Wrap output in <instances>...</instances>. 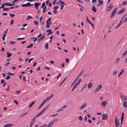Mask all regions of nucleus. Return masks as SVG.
Masks as SVG:
<instances>
[{
	"mask_svg": "<svg viewBox=\"0 0 127 127\" xmlns=\"http://www.w3.org/2000/svg\"><path fill=\"white\" fill-rule=\"evenodd\" d=\"M35 101H34L32 102L31 104L29 106V108H31L32 106L35 103Z\"/></svg>",
	"mask_w": 127,
	"mask_h": 127,
	"instance_id": "nucleus-21",
	"label": "nucleus"
},
{
	"mask_svg": "<svg viewBox=\"0 0 127 127\" xmlns=\"http://www.w3.org/2000/svg\"><path fill=\"white\" fill-rule=\"evenodd\" d=\"M10 77L9 75H8L6 78V79L7 80L9 79L10 78Z\"/></svg>",
	"mask_w": 127,
	"mask_h": 127,
	"instance_id": "nucleus-45",
	"label": "nucleus"
},
{
	"mask_svg": "<svg viewBox=\"0 0 127 127\" xmlns=\"http://www.w3.org/2000/svg\"><path fill=\"white\" fill-rule=\"evenodd\" d=\"M127 53V50L124 52L123 54L122 55V56H125L126 54Z\"/></svg>",
	"mask_w": 127,
	"mask_h": 127,
	"instance_id": "nucleus-24",
	"label": "nucleus"
},
{
	"mask_svg": "<svg viewBox=\"0 0 127 127\" xmlns=\"http://www.w3.org/2000/svg\"><path fill=\"white\" fill-rule=\"evenodd\" d=\"M120 97L123 100H127V96H125L123 95L121 93H120Z\"/></svg>",
	"mask_w": 127,
	"mask_h": 127,
	"instance_id": "nucleus-2",
	"label": "nucleus"
},
{
	"mask_svg": "<svg viewBox=\"0 0 127 127\" xmlns=\"http://www.w3.org/2000/svg\"><path fill=\"white\" fill-rule=\"evenodd\" d=\"M39 38L41 40H43L45 38V36H44V35H42Z\"/></svg>",
	"mask_w": 127,
	"mask_h": 127,
	"instance_id": "nucleus-19",
	"label": "nucleus"
},
{
	"mask_svg": "<svg viewBox=\"0 0 127 127\" xmlns=\"http://www.w3.org/2000/svg\"><path fill=\"white\" fill-rule=\"evenodd\" d=\"M33 45V44H31L30 45L27 46L26 47V48H31L32 46Z\"/></svg>",
	"mask_w": 127,
	"mask_h": 127,
	"instance_id": "nucleus-33",
	"label": "nucleus"
},
{
	"mask_svg": "<svg viewBox=\"0 0 127 127\" xmlns=\"http://www.w3.org/2000/svg\"><path fill=\"white\" fill-rule=\"evenodd\" d=\"M102 119L103 120H106L107 121L108 120L107 119L108 115H107L105 114H103L102 116Z\"/></svg>",
	"mask_w": 127,
	"mask_h": 127,
	"instance_id": "nucleus-5",
	"label": "nucleus"
},
{
	"mask_svg": "<svg viewBox=\"0 0 127 127\" xmlns=\"http://www.w3.org/2000/svg\"><path fill=\"white\" fill-rule=\"evenodd\" d=\"M46 6H45L42 11V12L43 13H44L46 11Z\"/></svg>",
	"mask_w": 127,
	"mask_h": 127,
	"instance_id": "nucleus-31",
	"label": "nucleus"
},
{
	"mask_svg": "<svg viewBox=\"0 0 127 127\" xmlns=\"http://www.w3.org/2000/svg\"><path fill=\"white\" fill-rule=\"evenodd\" d=\"M54 123V122H52V121L50 122L48 124L47 126L46 127H51L52 126L53 124Z\"/></svg>",
	"mask_w": 127,
	"mask_h": 127,
	"instance_id": "nucleus-14",
	"label": "nucleus"
},
{
	"mask_svg": "<svg viewBox=\"0 0 127 127\" xmlns=\"http://www.w3.org/2000/svg\"><path fill=\"white\" fill-rule=\"evenodd\" d=\"M24 39V37L22 38H18L17 39V40H21L23 39Z\"/></svg>",
	"mask_w": 127,
	"mask_h": 127,
	"instance_id": "nucleus-41",
	"label": "nucleus"
},
{
	"mask_svg": "<svg viewBox=\"0 0 127 127\" xmlns=\"http://www.w3.org/2000/svg\"><path fill=\"white\" fill-rule=\"evenodd\" d=\"M113 7L112 4H110L109 6H108L107 7V10L108 11H109Z\"/></svg>",
	"mask_w": 127,
	"mask_h": 127,
	"instance_id": "nucleus-9",
	"label": "nucleus"
},
{
	"mask_svg": "<svg viewBox=\"0 0 127 127\" xmlns=\"http://www.w3.org/2000/svg\"><path fill=\"white\" fill-rule=\"evenodd\" d=\"M45 3L44 2H43V3H42V6H41V7L42 8H43L45 6Z\"/></svg>",
	"mask_w": 127,
	"mask_h": 127,
	"instance_id": "nucleus-34",
	"label": "nucleus"
},
{
	"mask_svg": "<svg viewBox=\"0 0 127 127\" xmlns=\"http://www.w3.org/2000/svg\"><path fill=\"white\" fill-rule=\"evenodd\" d=\"M117 9V8H115L112 11L111 15V16L110 17V18H112L114 16L115 14L116 13V11Z\"/></svg>",
	"mask_w": 127,
	"mask_h": 127,
	"instance_id": "nucleus-7",
	"label": "nucleus"
},
{
	"mask_svg": "<svg viewBox=\"0 0 127 127\" xmlns=\"http://www.w3.org/2000/svg\"><path fill=\"white\" fill-rule=\"evenodd\" d=\"M4 79H2L1 80V84L3 83H4Z\"/></svg>",
	"mask_w": 127,
	"mask_h": 127,
	"instance_id": "nucleus-56",
	"label": "nucleus"
},
{
	"mask_svg": "<svg viewBox=\"0 0 127 127\" xmlns=\"http://www.w3.org/2000/svg\"><path fill=\"white\" fill-rule=\"evenodd\" d=\"M115 127H118L120 124H115Z\"/></svg>",
	"mask_w": 127,
	"mask_h": 127,
	"instance_id": "nucleus-63",
	"label": "nucleus"
},
{
	"mask_svg": "<svg viewBox=\"0 0 127 127\" xmlns=\"http://www.w3.org/2000/svg\"><path fill=\"white\" fill-rule=\"evenodd\" d=\"M10 3L9 4L7 2H5V5L10 6Z\"/></svg>",
	"mask_w": 127,
	"mask_h": 127,
	"instance_id": "nucleus-54",
	"label": "nucleus"
},
{
	"mask_svg": "<svg viewBox=\"0 0 127 127\" xmlns=\"http://www.w3.org/2000/svg\"><path fill=\"white\" fill-rule=\"evenodd\" d=\"M99 2L100 4L102 5L103 3V1L102 0H97Z\"/></svg>",
	"mask_w": 127,
	"mask_h": 127,
	"instance_id": "nucleus-28",
	"label": "nucleus"
},
{
	"mask_svg": "<svg viewBox=\"0 0 127 127\" xmlns=\"http://www.w3.org/2000/svg\"><path fill=\"white\" fill-rule=\"evenodd\" d=\"M9 14L10 15V16H11V17H13L14 16H15L13 14H11L10 13Z\"/></svg>",
	"mask_w": 127,
	"mask_h": 127,
	"instance_id": "nucleus-62",
	"label": "nucleus"
},
{
	"mask_svg": "<svg viewBox=\"0 0 127 127\" xmlns=\"http://www.w3.org/2000/svg\"><path fill=\"white\" fill-rule=\"evenodd\" d=\"M65 61L67 63H68L69 62V60L68 58H66L65 59Z\"/></svg>",
	"mask_w": 127,
	"mask_h": 127,
	"instance_id": "nucleus-50",
	"label": "nucleus"
},
{
	"mask_svg": "<svg viewBox=\"0 0 127 127\" xmlns=\"http://www.w3.org/2000/svg\"><path fill=\"white\" fill-rule=\"evenodd\" d=\"M58 1L60 2L61 4H63L64 5H65V3L63 1H62L60 0Z\"/></svg>",
	"mask_w": 127,
	"mask_h": 127,
	"instance_id": "nucleus-30",
	"label": "nucleus"
},
{
	"mask_svg": "<svg viewBox=\"0 0 127 127\" xmlns=\"http://www.w3.org/2000/svg\"><path fill=\"white\" fill-rule=\"evenodd\" d=\"M9 86H8L7 87V88H6V91H9Z\"/></svg>",
	"mask_w": 127,
	"mask_h": 127,
	"instance_id": "nucleus-60",
	"label": "nucleus"
},
{
	"mask_svg": "<svg viewBox=\"0 0 127 127\" xmlns=\"http://www.w3.org/2000/svg\"><path fill=\"white\" fill-rule=\"evenodd\" d=\"M59 8V7L58 6H55L53 8L55 9H58Z\"/></svg>",
	"mask_w": 127,
	"mask_h": 127,
	"instance_id": "nucleus-38",
	"label": "nucleus"
},
{
	"mask_svg": "<svg viewBox=\"0 0 127 127\" xmlns=\"http://www.w3.org/2000/svg\"><path fill=\"white\" fill-rule=\"evenodd\" d=\"M120 61V59L119 58H117L115 61V63L116 64L118 63Z\"/></svg>",
	"mask_w": 127,
	"mask_h": 127,
	"instance_id": "nucleus-15",
	"label": "nucleus"
},
{
	"mask_svg": "<svg viewBox=\"0 0 127 127\" xmlns=\"http://www.w3.org/2000/svg\"><path fill=\"white\" fill-rule=\"evenodd\" d=\"M20 90H19L16 91V92L17 94H19L20 93Z\"/></svg>",
	"mask_w": 127,
	"mask_h": 127,
	"instance_id": "nucleus-58",
	"label": "nucleus"
},
{
	"mask_svg": "<svg viewBox=\"0 0 127 127\" xmlns=\"http://www.w3.org/2000/svg\"><path fill=\"white\" fill-rule=\"evenodd\" d=\"M13 125L11 124H7L3 126V127H10L11 126H13Z\"/></svg>",
	"mask_w": 127,
	"mask_h": 127,
	"instance_id": "nucleus-13",
	"label": "nucleus"
},
{
	"mask_svg": "<svg viewBox=\"0 0 127 127\" xmlns=\"http://www.w3.org/2000/svg\"><path fill=\"white\" fill-rule=\"evenodd\" d=\"M35 7L36 9H37L38 7L39 6L37 3V2L35 3H34Z\"/></svg>",
	"mask_w": 127,
	"mask_h": 127,
	"instance_id": "nucleus-25",
	"label": "nucleus"
},
{
	"mask_svg": "<svg viewBox=\"0 0 127 127\" xmlns=\"http://www.w3.org/2000/svg\"><path fill=\"white\" fill-rule=\"evenodd\" d=\"M123 105L125 107H127V102L126 101H124Z\"/></svg>",
	"mask_w": 127,
	"mask_h": 127,
	"instance_id": "nucleus-16",
	"label": "nucleus"
},
{
	"mask_svg": "<svg viewBox=\"0 0 127 127\" xmlns=\"http://www.w3.org/2000/svg\"><path fill=\"white\" fill-rule=\"evenodd\" d=\"M102 87V86L101 85V84H100L97 86V88L94 90V93H95L99 91L101 89Z\"/></svg>",
	"mask_w": 127,
	"mask_h": 127,
	"instance_id": "nucleus-3",
	"label": "nucleus"
},
{
	"mask_svg": "<svg viewBox=\"0 0 127 127\" xmlns=\"http://www.w3.org/2000/svg\"><path fill=\"white\" fill-rule=\"evenodd\" d=\"M44 59V58L43 57H41L40 58V60L41 61H43Z\"/></svg>",
	"mask_w": 127,
	"mask_h": 127,
	"instance_id": "nucleus-52",
	"label": "nucleus"
},
{
	"mask_svg": "<svg viewBox=\"0 0 127 127\" xmlns=\"http://www.w3.org/2000/svg\"><path fill=\"white\" fill-rule=\"evenodd\" d=\"M33 4H32L30 2H28L26 4H23L22 5L23 7H29L30 5H33Z\"/></svg>",
	"mask_w": 127,
	"mask_h": 127,
	"instance_id": "nucleus-4",
	"label": "nucleus"
},
{
	"mask_svg": "<svg viewBox=\"0 0 127 127\" xmlns=\"http://www.w3.org/2000/svg\"><path fill=\"white\" fill-rule=\"evenodd\" d=\"M34 23L35 25H37L38 24V22L35 21H34Z\"/></svg>",
	"mask_w": 127,
	"mask_h": 127,
	"instance_id": "nucleus-40",
	"label": "nucleus"
},
{
	"mask_svg": "<svg viewBox=\"0 0 127 127\" xmlns=\"http://www.w3.org/2000/svg\"><path fill=\"white\" fill-rule=\"evenodd\" d=\"M86 105V102L84 103L83 105L80 107V108L81 109H82L83 108L85 107Z\"/></svg>",
	"mask_w": 127,
	"mask_h": 127,
	"instance_id": "nucleus-17",
	"label": "nucleus"
},
{
	"mask_svg": "<svg viewBox=\"0 0 127 127\" xmlns=\"http://www.w3.org/2000/svg\"><path fill=\"white\" fill-rule=\"evenodd\" d=\"M86 21L89 24H90L91 23V22L89 19L86 20Z\"/></svg>",
	"mask_w": 127,
	"mask_h": 127,
	"instance_id": "nucleus-51",
	"label": "nucleus"
},
{
	"mask_svg": "<svg viewBox=\"0 0 127 127\" xmlns=\"http://www.w3.org/2000/svg\"><path fill=\"white\" fill-rule=\"evenodd\" d=\"M50 105V104H49L43 110H42L38 114H37L35 116L36 117H37L41 115L42 113L44 112L45 110H46L49 107Z\"/></svg>",
	"mask_w": 127,
	"mask_h": 127,
	"instance_id": "nucleus-1",
	"label": "nucleus"
},
{
	"mask_svg": "<svg viewBox=\"0 0 127 127\" xmlns=\"http://www.w3.org/2000/svg\"><path fill=\"white\" fill-rule=\"evenodd\" d=\"M9 9H10L9 8H7L6 7H5V8H4L3 9V10L4 11H6L9 10Z\"/></svg>",
	"mask_w": 127,
	"mask_h": 127,
	"instance_id": "nucleus-29",
	"label": "nucleus"
},
{
	"mask_svg": "<svg viewBox=\"0 0 127 127\" xmlns=\"http://www.w3.org/2000/svg\"><path fill=\"white\" fill-rule=\"evenodd\" d=\"M47 32H49V33H50V34H51L53 32L52 31V30L51 29H48L46 31Z\"/></svg>",
	"mask_w": 127,
	"mask_h": 127,
	"instance_id": "nucleus-20",
	"label": "nucleus"
},
{
	"mask_svg": "<svg viewBox=\"0 0 127 127\" xmlns=\"http://www.w3.org/2000/svg\"><path fill=\"white\" fill-rule=\"evenodd\" d=\"M92 2L93 3H95L96 2V0H92Z\"/></svg>",
	"mask_w": 127,
	"mask_h": 127,
	"instance_id": "nucleus-49",
	"label": "nucleus"
},
{
	"mask_svg": "<svg viewBox=\"0 0 127 127\" xmlns=\"http://www.w3.org/2000/svg\"><path fill=\"white\" fill-rule=\"evenodd\" d=\"M49 97H48L45 100H44V101H45V102H46L48 100H49Z\"/></svg>",
	"mask_w": 127,
	"mask_h": 127,
	"instance_id": "nucleus-48",
	"label": "nucleus"
},
{
	"mask_svg": "<svg viewBox=\"0 0 127 127\" xmlns=\"http://www.w3.org/2000/svg\"><path fill=\"white\" fill-rule=\"evenodd\" d=\"M92 10L94 12H95L96 11V9L94 6H93L92 8Z\"/></svg>",
	"mask_w": 127,
	"mask_h": 127,
	"instance_id": "nucleus-23",
	"label": "nucleus"
},
{
	"mask_svg": "<svg viewBox=\"0 0 127 127\" xmlns=\"http://www.w3.org/2000/svg\"><path fill=\"white\" fill-rule=\"evenodd\" d=\"M126 10L125 8L124 7L122 9H121L118 12V14H120L122 13H123L124 11Z\"/></svg>",
	"mask_w": 127,
	"mask_h": 127,
	"instance_id": "nucleus-8",
	"label": "nucleus"
},
{
	"mask_svg": "<svg viewBox=\"0 0 127 127\" xmlns=\"http://www.w3.org/2000/svg\"><path fill=\"white\" fill-rule=\"evenodd\" d=\"M76 87L75 86V85H74V86L73 87V88L72 90V91H73L75 89Z\"/></svg>",
	"mask_w": 127,
	"mask_h": 127,
	"instance_id": "nucleus-64",
	"label": "nucleus"
},
{
	"mask_svg": "<svg viewBox=\"0 0 127 127\" xmlns=\"http://www.w3.org/2000/svg\"><path fill=\"white\" fill-rule=\"evenodd\" d=\"M14 22V21L13 20H11V22L10 23L11 25H12L13 24Z\"/></svg>",
	"mask_w": 127,
	"mask_h": 127,
	"instance_id": "nucleus-42",
	"label": "nucleus"
},
{
	"mask_svg": "<svg viewBox=\"0 0 127 127\" xmlns=\"http://www.w3.org/2000/svg\"><path fill=\"white\" fill-rule=\"evenodd\" d=\"M7 74L9 75H14L15 74V73H12L10 72H8L7 73Z\"/></svg>",
	"mask_w": 127,
	"mask_h": 127,
	"instance_id": "nucleus-27",
	"label": "nucleus"
},
{
	"mask_svg": "<svg viewBox=\"0 0 127 127\" xmlns=\"http://www.w3.org/2000/svg\"><path fill=\"white\" fill-rule=\"evenodd\" d=\"M45 45L46 49H47L48 48V45L47 43H46V44Z\"/></svg>",
	"mask_w": 127,
	"mask_h": 127,
	"instance_id": "nucleus-32",
	"label": "nucleus"
},
{
	"mask_svg": "<svg viewBox=\"0 0 127 127\" xmlns=\"http://www.w3.org/2000/svg\"><path fill=\"white\" fill-rule=\"evenodd\" d=\"M124 117V112H123L122 113L121 119H123Z\"/></svg>",
	"mask_w": 127,
	"mask_h": 127,
	"instance_id": "nucleus-35",
	"label": "nucleus"
},
{
	"mask_svg": "<svg viewBox=\"0 0 127 127\" xmlns=\"http://www.w3.org/2000/svg\"><path fill=\"white\" fill-rule=\"evenodd\" d=\"M14 102L15 103H16L17 105L18 104V102L17 101L15 100H14Z\"/></svg>",
	"mask_w": 127,
	"mask_h": 127,
	"instance_id": "nucleus-53",
	"label": "nucleus"
},
{
	"mask_svg": "<svg viewBox=\"0 0 127 127\" xmlns=\"http://www.w3.org/2000/svg\"><path fill=\"white\" fill-rule=\"evenodd\" d=\"M127 1L123 2L122 3V5H125L127 4Z\"/></svg>",
	"mask_w": 127,
	"mask_h": 127,
	"instance_id": "nucleus-39",
	"label": "nucleus"
},
{
	"mask_svg": "<svg viewBox=\"0 0 127 127\" xmlns=\"http://www.w3.org/2000/svg\"><path fill=\"white\" fill-rule=\"evenodd\" d=\"M9 43H12V44H14L15 43V42L14 41H10L9 42Z\"/></svg>",
	"mask_w": 127,
	"mask_h": 127,
	"instance_id": "nucleus-55",
	"label": "nucleus"
},
{
	"mask_svg": "<svg viewBox=\"0 0 127 127\" xmlns=\"http://www.w3.org/2000/svg\"><path fill=\"white\" fill-rule=\"evenodd\" d=\"M9 64V63H8L4 65V66H8Z\"/></svg>",
	"mask_w": 127,
	"mask_h": 127,
	"instance_id": "nucleus-57",
	"label": "nucleus"
},
{
	"mask_svg": "<svg viewBox=\"0 0 127 127\" xmlns=\"http://www.w3.org/2000/svg\"><path fill=\"white\" fill-rule=\"evenodd\" d=\"M45 103V101H43L41 103V104L39 106L38 108V109H39Z\"/></svg>",
	"mask_w": 127,
	"mask_h": 127,
	"instance_id": "nucleus-26",
	"label": "nucleus"
},
{
	"mask_svg": "<svg viewBox=\"0 0 127 127\" xmlns=\"http://www.w3.org/2000/svg\"><path fill=\"white\" fill-rule=\"evenodd\" d=\"M34 123L31 121L30 122V127H31L34 124Z\"/></svg>",
	"mask_w": 127,
	"mask_h": 127,
	"instance_id": "nucleus-43",
	"label": "nucleus"
},
{
	"mask_svg": "<svg viewBox=\"0 0 127 127\" xmlns=\"http://www.w3.org/2000/svg\"><path fill=\"white\" fill-rule=\"evenodd\" d=\"M124 69H123L121 70L120 73L118 74V78H119L120 75L122 73L124 72Z\"/></svg>",
	"mask_w": 127,
	"mask_h": 127,
	"instance_id": "nucleus-18",
	"label": "nucleus"
},
{
	"mask_svg": "<svg viewBox=\"0 0 127 127\" xmlns=\"http://www.w3.org/2000/svg\"><path fill=\"white\" fill-rule=\"evenodd\" d=\"M4 5H3V4H2L1 5V8L3 9L4 8Z\"/></svg>",
	"mask_w": 127,
	"mask_h": 127,
	"instance_id": "nucleus-61",
	"label": "nucleus"
},
{
	"mask_svg": "<svg viewBox=\"0 0 127 127\" xmlns=\"http://www.w3.org/2000/svg\"><path fill=\"white\" fill-rule=\"evenodd\" d=\"M107 104V102L106 101L102 102L101 103L102 105L104 107H105L106 106Z\"/></svg>",
	"mask_w": 127,
	"mask_h": 127,
	"instance_id": "nucleus-10",
	"label": "nucleus"
},
{
	"mask_svg": "<svg viewBox=\"0 0 127 127\" xmlns=\"http://www.w3.org/2000/svg\"><path fill=\"white\" fill-rule=\"evenodd\" d=\"M46 23L47 24V25L46 26V27L47 28H49L50 27V24L49 23V22H48V21L47 20L46 21Z\"/></svg>",
	"mask_w": 127,
	"mask_h": 127,
	"instance_id": "nucleus-22",
	"label": "nucleus"
},
{
	"mask_svg": "<svg viewBox=\"0 0 127 127\" xmlns=\"http://www.w3.org/2000/svg\"><path fill=\"white\" fill-rule=\"evenodd\" d=\"M93 86V84L92 82L90 83L88 86V87L89 89L91 88Z\"/></svg>",
	"mask_w": 127,
	"mask_h": 127,
	"instance_id": "nucleus-11",
	"label": "nucleus"
},
{
	"mask_svg": "<svg viewBox=\"0 0 127 127\" xmlns=\"http://www.w3.org/2000/svg\"><path fill=\"white\" fill-rule=\"evenodd\" d=\"M79 120H80L81 121L82 119V117L81 116H80L79 118Z\"/></svg>",
	"mask_w": 127,
	"mask_h": 127,
	"instance_id": "nucleus-59",
	"label": "nucleus"
},
{
	"mask_svg": "<svg viewBox=\"0 0 127 127\" xmlns=\"http://www.w3.org/2000/svg\"><path fill=\"white\" fill-rule=\"evenodd\" d=\"M82 80L81 79V78H80L78 80L77 83H78L79 84H80V82H81V81Z\"/></svg>",
	"mask_w": 127,
	"mask_h": 127,
	"instance_id": "nucleus-36",
	"label": "nucleus"
},
{
	"mask_svg": "<svg viewBox=\"0 0 127 127\" xmlns=\"http://www.w3.org/2000/svg\"><path fill=\"white\" fill-rule=\"evenodd\" d=\"M53 11L54 13L55 14L57 13V11L56 9H54V10H53Z\"/></svg>",
	"mask_w": 127,
	"mask_h": 127,
	"instance_id": "nucleus-47",
	"label": "nucleus"
},
{
	"mask_svg": "<svg viewBox=\"0 0 127 127\" xmlns=\"http://www.w3.org/2000/svg\"><path fill=\"white\" fill-rule=\"evenodd\" d=\"M19 1V0H14L13 1H12V3H15L16 2H18Z\"/></svg>",
	"mask_w": 127,
	"mask_h": 127,
	"instance_id": "nucleus-44",
	"label": "nucleus"
},
{
	"mask_svg": "<svg viewBox=\"0 0 127 127\" xmlns=\"http://www.w3.org/2000/svg\"><path fill=\"white\" fill-rule=\"evenodd\" d=\"M35 117H34L32 119V121L34 123L35 121Z\"/></svg>",
	"mask_w": 127,
	"mask_h": 127,
	"instance_id": "nucleus-37",
	"label": "nucleus"
},
{
	"mask_svg": "<svg viewBox=\"0 0 127 127\" xmlns=\"http://www.w3.org/2000/svg\"><path fill=\"white\" fill-rule=\"evenodd\" d=\"M114 121L115 122V124H120L119 120H118L116 116L114 117Z\"/></svg>",
	"mask_w": 127,
	"mask_h": 127,
	"instance_id": "nucleus-6",
	"label": "nucleus"
},
{
	"mask_svg": "<svg viewBox=\"0 0 127 127\" xmlns=\"http://www.w3.org/2000/svg\"><path fill=\"white\" fill-rule=\"evenodd\" d=\"M12 54L11 53H10L9 51L7 53V58H9L11 56Z\"/></svg>",
	"mask_w": 127,
	"mask_h": 127,
	"instance_id": "nucleus-12",
	"label": "nucleus"
},
{
	"mask_svg": "<svg viewBox=\"0 0 127 127\" xmlns=\"http://www.w3.org/2000/svg\"><path fill=\"white\" fill-rule=\"evenodd\" d=\"M61 76V74H58L57 76V79H58L59 78V77H60V76Z\"/></svg>",
	"mask_w": 127,
	"mask_h": 127,
	"instance_id": "nucleus-46",
	"label": "nucleus"
}]
</instances>
